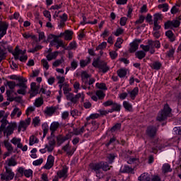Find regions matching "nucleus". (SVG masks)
<instances>
[{"label":"nucleus","mask_w":181,"mask_h":181,"mask_svg":"<svg viewBox=\"0 0 181 181\" xmlns=\"http://www.w3.org/2000/svg\"><path fill=\"white\" fill-rule=\"evenodd\" d=\"M114 111H117V112H119L121 111V105L114 102L112 105V109L110 110V112H114Z\"/></svg>","instance_id":"nucleus-26"},{"label":"nucleus","mask_w":181,"mask_h":181,"mask_svg":"<svg viewBox=\"0 0 181 181\" xmlns=\"http://www.w3.org/2000/svg\"><path fill=\"white\" fill-rule=\"evenodd\" d=\"M148 45L151 46V47H160V42L159 41H148Z\"/></svg>","instance_id":"nucleus-37"},{"label":"nucleus","mask_w":181,"mask_h":181,"mask_svg":"<svg viewBox=\"0 0 181 181\" xmlns=\"http://www.w3.org/2000/svg\"><path fill=\"white\" fill-rule=\"evenodd\" d=\"M98 117H100V115H98V113H94V114H91L89 117H88L86 118V121H90V119H95V118H98Z\"/></svg>","instance_id":"nucleus-49"},{"label":"nucleus","mask_w":181,"mask_h":181,"mask_svg":"<svg viewBox=\"0 0 181 181\" xmlns=\"http://www.w3.org/2000/svg\"><path fill=\"white\" fill-rule=\"evenodd\" d=\"M21 115H22V111L21 110V109L18 107H15L11 112L10 117L11 118H12V119H13L16 118V117H17V118H19Z\"/></svg>","instance_id":"nucleus-19"},{"label":"nucleus","mask_w":181,"mask_h":181,"mask_svg":"<svg viewBox=\"0 0 181 181\" xmlns=\"http://www.w3.org/2000/svg\"><path fill=\"white\" fill-rule=\"evenodd\" d=\"M34 105L36 107H40L41 105H43V98H38L35 100Z\"/></svg>","instance_id":"nucleus-43"},{"label":"nucleus","mask_w":181,"mask_h":181,"mask_svg":"<svg viewBox=\"0 0 181 181\" xmlns=\"http://www.w3.org/2000/svg\"><path fill=\"white\" fill-rule=\"evenodd\" d=\"M139 93V89L138 87H135L132 90H129L128 94L132 100L136 98V95Z\"/></svg>","instance_id":"nucleus-24"},{"label":"nucleus","mask_w":181,"mask_h":181,"mask_svg":"<svg viewBox=\"0 0 181 181\" xmlns=\"http://www.w3.org/2000/svg\"><path fill=\"white\" fill-rule=\"evenodd\" d=\"M62 150L66 153V155H68V156H72L74 152H76V148H71V146H70L69 143L64 146L62 147Z\"/></svg>","instance_id":"nucleus-13"},{"label":"nucleus","mask_w":181,"mask_h":181,"mask_svg":"<svg viewBox=\"0 0 181 181\" xmlns=\"http://www.w3.org/2000/svg\"><path fill=\"white\" fill-rule=\"evenodd\" d=\"M25 53H26V50H22L19 49L18 46H16L12 54L14 56L15 60H20V62L25 63L28 60V55Z\"/></svg>","instance_id":"nucleus-2"},{"label":"nucleus","mask_w":181,"mask_h":181,"mask_svg":"<svg viewBox=\"0 0 181 181\" xmlns=\"http://www.w3.org/2000/svg\"><path fill=\"white\" fill-rule=\"evenodd\" d=\"M91 169L96 173L97 177H101V169H103V163H95L90 165Z\"/></svg>","instance_id":"nucleus-9"},{"label":"nucleus","mask_w":181,"mask_h":181,"mask_svg":"<svg viewBox=\"0 0 181 181\" xmlns=\"http://www.w3.org/2000/svg\"><path fill=\"white\" fill-rule=\"evenodd\" d=\"M81 76L82 82L85 84V86H86V84H88V77H90V75L87 74V71H82Z\"/></svg>","instance_id":"nucleus-25"},{"label":"nucleus","mask_w":181,"mask_h":181,"mask_svg":"<svg viewBox=\"0 0 181 181\" xmlns=\"http://www.w3.org/2000/svg\"><path fill=\"white\" fill-rule=\"evenodd\" d=\"M152 67L154 70H159L162 67V64L159 62H155L152 64Z\"/></svg>","instance_id":"nucleus-45"},{"label":"nucleus","mask_w":181,"mask_h":181,"mask_svg":"<svg viewBox=\"0 0 181 181\" xmlns=\"http://www.w3.org/2000/svg\"><path fill=\"white\" fill-rule=\"evenodd\" d=\"M58 55L59 52L56 51L54 52H49L48 54L46 55V57L47 60L50 62L51 60H54V59H56V57H57Z\"/></svg>","instance_id":"nucleus-28"},{"label":"nucleus","mask_w":181,"mask_h":181,"mask_svg":"<svg viewBox=\"0 0 181 181\" xmlns=\"http://www.w3.org/2000/svg\"><path fill=\"white\" fill-rule=\"evenodd\" d=\"M158 21H162V14L156 13L153 15V23H158Z\"/></svg>","instance_id":"nucleus-42"},{"label":"nucleus","mask_w":181,"mask_h":181,"mask_svg":"<svg viewBox=\"0 0 181 181\" xmlns=\"http://www.w3.org/2000/svg\"><path fill=\"white\" fill-rule=\"evenodd\" d=\"M165 29H173V28H179L180 21L179 20L169 21L164 24Z\"/></svg>","instance_id":"nucleus-8"},{"label":"nucleus","mask_w":181,"mask_h":181,"mask_svg":"<svg viewBox=\"0 0 181 181\" xmlns=\"http://www.w3.org/2000/svg\"><path fill=\"white\" fill-rule=\"evenodd\" d=\"M127 163H129V165H132V163H135V165H138V163H139V160L136 158L131 157L127 160Z\"/></svg>","instance_id":"nucleus-41"},{"label":"nucleus","mask_w":181,"mask_h":181,"mask_svg":"<svg viewBox=\"0 0 181 181\" xmlns=\"http://www.w3.org/2000/svg\"><path fill=\"white\" fill-rule=\"evenodd\" d=\"M35 144H37V139L35 138V136H31L30 137V146H32L33 145H35Z\"/></svg>","instance_id":"nucleus-46"},{"label":"nucleus","mask_w":181,"mask_h":181,"mask_svg":"<svg viewBox=\"0 0 181 181\" xmlns=\"http://www.w3.org/2000/svg\"><path fill=\"white\" fill-rule=\"evenodd\" d=\"M42 130H43V138L47 135V132H49V125L47 123H44L42 125Z\"/></svg>","instance_id":"nucleus-38"},{"label":"nucleus","mask_w":181,"mask_h":181,"mask_svg":"<svg viewBox=\"0 0 181 181\" xmlns=\"http://www.w3.org/2000/svg\"><path fill=\"white\" fill-rule=\"evenodd\" d=\"M114 159H115V154H109L107 156V160L109 163H112V162H114Z\"/></svg>","instance_id":"nucleus-56"},{"label":"nucleus","mask_w":181,"mask_h":181,"mask_svg":"<svg viewBox=\"0 0 181 181\" xmlns=\"http://www.w3.org/2000/svg\"><path fill=\"white\" fill-rule=\"evenodd\" d=\"M59 36L54 35L53 34H51L48 36V42H49L50 46H55L57 49H59V47H63V49H65L64 44L63 43V40L59 39Z\"/></svg>","instance_id":"nucleus-3"},{"label":"nucleus","mask_w":181,"mask_h":181,"mask_svg":"<svg viewBox=\"0 0 181 181\" xmlns=\"http://www.w3.org/2000/svg\"><path fill=\"white\" fill-rule=\"evenodd\" d=\"M6 125H9V123L8 122V120H6V118L4 117L1 119V125L0 127V132H2L5 128H6Z\"/></svg>","instance_id":"nucleus-32"},{"label":"nucleus","mask_w":181,"mask_h":181,"mask_svg":"<svg viewBox=\"0 0 181 181\" xmlns=\"http://www.w3.org/2000/svg\"><path fill=\"white\" fill-rule=\"evenodd\" d=\"M42 64L43 66V67L46 69V70H49V62H47V60L46 59H42L41 60Z\"/></svg>","instance_id":"nucleus-54"},{"label":"nucleus","mask_w":181,"mask_h":181,"mask_svg":"<svg viewBox=\"0 0 181 181\" xmlns=\"http://www.w3.org/2000/svg\"><path fill=\"white\" fill-rule=\"evenodd\" d=\"M122 173H134V169L129 165H123L120 168Z\"/></svg>","instance_id":"nucleus-23"},{"label":"nucleus","mask_w":181,"mask_h":181,"mask_svg":"<svg viewBox=\"0 0 181 181\" xmlns=\"http://www.w3.org/2000/svg\"><path fill=\"white\" fill-rule=\"evenodd\" d=\"M74 90H75V93H78V90H80V83L78 82H75L74 83Z\"/></svg>","instance_id":"nucleus-64"},{"label":"nucleus","mask_w":181,"mask_h":181,"mask_svg":"<svg viewBox=\"0 0 181 181\" xmlns=\"http://www.w3.org/2000/svg\"><path fill=\"white\" fill-rule=\"evenodd\" d=\"M30 117H28L25 121H21L19 124V129H22V128L23 129H26V128H28V127L30 124Z\"/></svg>","instance_id":"nucleus-22"},{"label":"nucleus","mask_w":181,"mask_h":181,"mask_svg":"<svg viewBox=\"0 0 181 181\" xmlns=\"http://www.w3.org/2000/svg\"><path fill=\"white\" fill-rule=\"evenodd\" d=\"M4 144L5 148H6L8 152H12V151H13V147L12 146V144H11L8 140H4Z\"/></svg>","instance_id":"nucleus-35"},{"label":"nucleus","mask_w":181,"mask_h":181,"mask_svg":"<svg viewBox=\"0 0 181 181\" xmlns=\"http://www.w3.org/2000/svg\"><path fill=\"white\" fill-rule=\"evenodd\" d=\"M63 62H64V60L63 59H57L56 60L54 63H53V66L54 67H59V66H60V64H62V63H63Z\"/></svg>","instance_id":"nucleus-58"},{"label":"nucleus","mask_w":181,"mask_h":181,"mask_svg":"<svg viewBox=\"0 0 181 181\" xmlns=\"http://www.w3.org/2000/svg\"><path fill=\"white\" fill-rule=\"evenodd\" d=\"M18 172L21 175H24L25 177H30L31 175H33V171L31 169L25 170L22 167L18 168Z\"/></svg>","instance_id":"nucleus-17"},{"label":"nucleus","mask_w":181,"mask_h":181,"mask_svg":"<svg viewBox=\"0 0 181 181\" xmlns=\"http://www.w3.org/2000/svg\"><path fill=\"white\" fill-rule=\"evenodd\" d=\"M154 145H156L154 147V149H159V151H162L163 149H165V148H166V146H168V145L169 144H165V145H163V144H158V141H154Z\"/></svg>","instance_id":"nucleus-40"},{"label":"nucleus","mask_w":181,"mask_h":181,"mask_svg":"<svg viewBox=\"0 0 181 181\" xmlns=\"http://www.w3.org/2000/svg\"><path fill=\"white\" fill-rule=\"evenodd\" d=\"M15 128H16V124L15 123L8 124L7 127L3 130L4 135H6L8 138V136L13 134V131H15Z\"/></svg>","instance_id":"nucleus-10"},{"label":"nucleus","mask_w":181,"mask_h":181,"mask_svg":"<svg viewBox=\"0 0 181 181\" xmlns=\"http://www.w3.org/2000/svg\"><path fill=\"white\" fill-rule=\"evenodd\" d=\"M76 47H77V44L74 41L69 44L66 50H72V49H76Z\"/></svg>","instance_id":"nucleus-51"},{"label":"nucleus","mask_w":181,"mask_h":181,"mask_svg":"<svg viewBox=\"0 0 181 181\" xmlns=\"http://www.w3.org/2000/svg\"><path fill=\"white\" fill-rule=\"evenodd\" d=\"M62 36H64L65 40H71L73 39V31L66 30L64 33H61L58 37H62Z\"/></svg>","instance_id":"nucleus-18"},{"label":"nucleus","mask_w":181,"mask_h":181,"mask_svg":"<svg viewBox=\"0 0 181 181\" xmlns=\"http://www.w3.org/2000/svg\"><path fill=\"white\" fill-rule=\"evenodd\" d=\"M136 57H138V59L141 60V59H144V57H145V56H146V54L144 51H139V52H136Z\"/></svg>","instance_id":"nucleus-44"},{"label":"nucleus","mask_w":181,"mask_h":181,"mask_svg":"<svg viewBox=\"0 0 181 181\" xmlns=\"http://www.w3.org/2000/svg\"><path fill=\"white\" fill-rule=\"evenodd\" d=\"M21 139L20 138L14 137L11 140V144L13 145H18L21 142Z\"/></svg>","instance_id":"nucleus-57"},{"label":"nucleus","mask_w":181,"mask_h":181,"mask_svg":"<svg viewBox=\"0 0 181 181\" xmlns=\"http://www.w3.org/2000/svg\"><path fill=\"white\" fill-rule=\"evenodd\" d=\"M7 86H8V87H9V88H11V90H13V88H15V87H16V83H15L14 81H8Z\"/></svg>","instance_id":"nucleus-60"},{"label":"nucleus","mask_w":181,"mask_h":181,"mask_svg":"<svg viewBox=\"0 0 181 181\" xmlns=\"http://www.w3.org/2000/svg\"><path fill=\"white\" fill-rule=\"evenodd\" d=\"M57 177H59V179H62L63 177V179H66V177H67V168H63V170H59L57 173Z\"/></svg>","instance_id":"nucleus-29"},{"label":"nucleus","mask_w":181,"mask_h":181,"mask_svg":"<svg viewBox=\"0 0 181 181\" xmlns=\"http://www.w3.org/2000/svg\"><path fill=\"white\" fill-rule=\"evenodd\" d=\"M60 127V123L58 122H54L51 124L49 129L52 132V135H53V132H55V131H57V128Z\"/></svg>","instance_id":"nucleus-30"},{"label":"nucleus","mask_w":181,"mask_h":181,"mask_svg":"<svg viewBox=\"0 0 181 181\" xmlns=\"http://www.w3.org/2000/svg\"><path fill=\"white\" fill-rule=\"evenodd\" d=\"M106 47H107V43L105 42H103L96 47V50H103Z\"/></svg>","instance_id":"nucleus-53"},{"label":"nucleus","mask_w":181,"mask_h":181,"mask_svg":"<svg viewBox=\"0 0 181 181\" xmlns=\"http://www.w3.org/2000/svg\"><path fill=\"white\" fill-rule=\"evenodd\" d=\"M165 36L170 39V42H175V35L172 30H168L165 32Z\"/></svg>","instance_id":"nucleus-34"},{"label":"nucleus","mask_w":181,"mask_h":181,"mask_svg":"<svg viewBox=\"0 0 181 181\" xmlns=\"http://www.w3.org/2000/svg\"><path fill=\"white\" fill-rule=\"evenodd\" d=\"M56 112V107H46V110H45V113L47 114V115H53L54 112Z\"/></svg>","instance_id":"nucleus-31"},{"label":"nucleus","mask_w":181,"mask_h":181,"mask_svg":"<svg viewBox=\"0 0 181 181\" xmlns=\"http://www.w3.org/2000/svg\"><path fill=\"white\" fill-rule=\"evenodd\" d=\"M123 107L127 111H132V105L128 101L123 102Z\"/></svg>","instance_id":"nucleus-36"},{"label":"nucleus","mask_w":181,"mask_h":181,"mask_svg":"<svg viewBox=\"0 0 181 181\" xmlns=\"http://www.w3.org/2000/svg\"><path fill=\"white\" fill-rule=\"evenodd\" d=\"M42 163H43V158H40L33 162L34 166H39V165H42Z\"/></svg>","instance_id":"nucleus-55"},{"label":"nucleus","mask_w":181,"mask_h":181,"mask_svg":"<svg viewBox=\"0 0 181 181\" xmlns=\"http://www.w3.org/2000/svg\"><path fill=\"white\" fill-rule=\"evenodd\" d=\"M113 104H114V101L109 100L103 103V105H104V107H111V105L112 106Z\"/></svg>","instance_id":"nucleus-62"},{"label":"nucleus","mask_w":181,"mask_h":181,"mask_svg":"<svg viewBox=\"0 0 181 181\" xmlns=\"http://www.w3.org/2000/svg\"><path fill=\"white\" fill-rule=\"evenodd\" d=\"M96 87L100 88V90H107V86H105V83H96Z\"/></svg>","instance_id":"nucleus-63"},{"label":"nucleus","mask_w":181,"mask_h":181,"mask_svg":"<svg viewBox=\"0 0 181 181\" xmlns=\"http://www.w3.org/2000/svg\"><path fill=\"white\" fill-rule=\"evenodd\" d=\"M71 136H73L72 133H69L68 134H66L64 136H58L57 137V144L59 145V146H60V145L64 144V142H66V141H68V139H70V138H71Z\"/></svg>","instance_id":"nucleus-12"},{"label":"nucleus","mask_w":181,"mask_h":181,"mask_svg":"<svg viewBox=\"0 0 181 181\" xmlns=\"http://www.w3.org/2000/svg\"><path fill=\"white\" fill-rule=\"evenodd\" d=\"M170 171V165L169 164H164L163 165V172H164V173H168V172Z\"/></svg>","instance_id":"nucleus-48"},{"label":"nucleus","mask_w":181,"mask_h":181,"mask_svg":"<svg viewBox=\"0 0 181 181\" xmlns=\"http://www.w3.org/2000/svg\"><path fill=\"white\" fill-rule=\"evenodd\" d=\"M139 43H141V40H136L133 41V42L130 44L129 52L131 53H134V52H136V50H138Z\"/></svg>","instance_id":"nucleus-15"},{"label":"nucleus","mask_w":181,"mask_h":181,"mask_svg":"<svg viewBox=\"0 0 181 181\" xmlns=\"http://www.w3.org/2000/svg\"><path fill=\"white\" fill-rule=\"evenodd\" d=\"M140 181H151V175L148 173H144L139 177Z\"/></svg>","instance_id":"nucleus-27"},{"label":"nucleus","mask_w":181,"mask_h":181,"mask_svg":"<svg viewBox=\"0 0 181 181\" xmlns=\"http://www.w3.org/2000/svg\"><path fill=\"white\" fill-rule=\"evenodd\" d=\"M66 98H67V100L71 101V103H72V104H77V103H78V100H80V98H81L82 101H84V93H81L76 94V95H73L72 93H69L66 95Z\"/></svg>","instance_id":"nucleus-6"},{"label":"nucleus","mask_w":181,"mask_h":181,"mask_svg":"<svg viewBox=\"0 0 181 181\" xmlns=\"http://www.w3.org/2000/svg\"><path fill=\"white\" fill-rule=\"evenodd\" d=\"M127 21H128V18H127V17H122L119 21V24L121 25V26H125V25H127Z\"/></svg>","instance_id":"nucleus-59"},{"label":"nucleus","mask_w":181,"mask_h":181,"mask_svg":"<svg viewBox=\"0 0 181 181\" xmlns=\"http://www.w3.org/2000/svg\"><path fill=\"white\" fill-rule=\"evenodd\" d=\"M33 124L34 127H38V125L40 124V119L37 117L33 119Z\"/></svg>","instance_id":"nucleus-52"},{"label":"nucleus","mask_w":181,"mask_h":181,"mask_svg":"<svg viewBox=\"0 0 181 181\" xmlns=\"http://www.w3.org/2000/svg\"><path fill=\"white\" fill-rule=\"evenodd\" d=\"M93 66L100 69L103 73H107L110 70V68L107 66V63L100 60V59H95L93 62Z\"/></svg>","instance_id":"nucleus-5"},{"label":"nucleus","mask_w":181,"mask_h":181,"mask_svg":"<svg viewBox=\"0 0 181 181\" xmlns=\"http://www.w3.org/2000/svg\"><path fill=\"white\" fill-rule=\"evenodd\" d=\"M6 163L8 166H16V160H15V158H13L8 159L6 161Z\"/></svg>","instance_id":"nucleus-39"},{"label":"nucleus","mask_w":181,"mask_h":181,"mask_svg":"<svg viewBox=\"0 0 181 181\" xmlns=\"http://www.w3.org/2000/svg\"><path fill=\"white\" fill-rule=\"evenodd\" d=\"M54 164V157L52 155H49L47 160V163L45 165V169H50L53 167V165Z\"/></svg>","instance_id":"nucleus-16"},{"label":"nucleus","mask_w":181,"mask_h":181,"mask_svg":"<svg viewBox=\"0 0 181 181\" xmlns=\"http://www.w3.org/2000/svg\"><path fill=\"white\" fill-rule=\"evenodd\" d=\"M78 66V62L76 60H74L71 62V70L74 71Z\"/></svg>","instance_id":"nucleus-47"},{"label":"nucleus","mask_w":181,"mask_h":181,"mask_svg":"<svg viewBox=\"0 0 181 181\" xmlns=\"http://www.w3.org/2000/svg\"><path fill=\"white\" fill-rule=\"evenodd\" d=\"M30 87H31V97H35V95H36V94L39 93V87L37 86H36V83L33 82L30 84Z\"/></svg>","instance_id":"nucleus-21"},{"label":"nucleus","mask_w":181,"mask_h":181,"mask_svg":"<svg viewBox=\"0 0 181 181\" xmlns=\"http://www.w3.org/2000/svg\"><path fill=\"white\" fill-rule=\"evenodd\" d=\"M87 125H88V122L84 124V126H83L81 128H74L73 129V132H69V134H72V136L73 135H76V136L82 135V134H84V132H86V127H87Z\"/></svg>","instance_id":"nucleus-14"},{"label":"nucleus","mask_w":181,"mask_h":181,"mask_svg":"<svg viewBox=\"0 0 181 181\" xmlns=\"http://www.w3.org/2000/svg\"><path fill=\"white\" fill-rule=\"evenodd\" d=\"M146 134L150 138H153L156 135V127L153 126H150L147 128Z\"/></svg>","instance_id":"nucleus-20"},{"label":"nucleus","mask_w":181,"mask_h":181,"mask_svg":"<svg viewBox=\"0 0 181 181\" xmlns=\"http://www.w3.org/2000/svg\"><path fill=\"white\" fill-rule=\"evenodd\" d=\"M127 73H128V71L124 69H119L117 71V74H118L119 77H120V78H124V77H125V76H127Z\"/></svg>","instance_id":"nucleus-33"},{"label":"nucleus","mask_w":181,"mask_h":181,"mask_svg":"<svg viewBox=\"0 0 181 181\" xmlns=\"http://www.w3.org/2000/svg\"><path fill=\"white\" fill-rule=\"evenodd\" d=\"M172 111V109L169 107V105H165L164 108L163 110H161L158 116H157V120L158 121H165L170 115V112Z\"/></svg>","instance_id":"nucleus-4"},{"label":"nucleus","mask_w":181,"mask_h":181,"mask_svg":"<svg viewBox=\"0 0 181 181\" xmlns=\"http://www.w3.org/2000/svg\"><path fill=\"white\" fill-rule=\"evenodd\" d=\"M8 26L9 24L8 23L0 21V39H2L5 36Z\"/></svg>","instance_id":"nucleus-11"},{"label":"nucleus","mask_w":181,"mask_h":181,"mask_svg":"<svg viewBox=\"0 0 181 181\" xmlns=\"http://www.w3.org/2000/svg\"><path fill=\"white\" fill-rule=\"evenodd\" d=\"M6 172L1 174V178L2 180H12L15 177V173L12 172V170L7 166L5 167Z\"/></svg>","instance_id":"nucleus-7"},{"label":"nucleus","mask_w":181,"mask_h":181,"mask_svg":"<svg viewBox=\"0 0 181 181\" xmlns=\"http://www.w3.org/2000/svg\"><path fill=\"white\" fill-rule=\"evenodd\" d=\"M103 166H102V169L103 170L107 171V170H110V165H108L107 163H104V162H101Z\"/></svg>","instance_id":"nucleus-61"},{"label":"nucleus","mask_w":181,"mask_h":181,"mask_svg":"<svg viewBox=\"0 0 181 181\" xmlns=\"http://www.w3.org/2000/svg\"><path fill=\"white\" fill-rule=\"evenodd\" d=\"M10 78L18 81V83H16V87H19V89L17 90V93H15V95H18V94L25 95V94H26V89L28 88V86H26L28 79L16 75L11 76Z\"/></svg>","instance_id":"nucleus-1"},{"label":"nucleus","mask_w":181,"mask_h":181,"mask_svg":"<svg viewBox=\"0 0 181 181\" xmlns=\"http://www.w3.org/2000/svg\"><path fill=\"white\" fill-rule=\"evenodd\" d=\"M96 95L100 100H103V98L105 97V94L104 93V92H103V90H97Z\"/></svg>","instance_id":"nucleus-50"}]
</instances>
